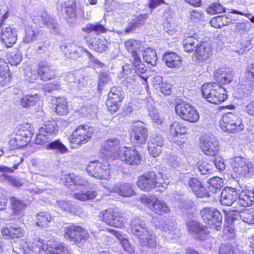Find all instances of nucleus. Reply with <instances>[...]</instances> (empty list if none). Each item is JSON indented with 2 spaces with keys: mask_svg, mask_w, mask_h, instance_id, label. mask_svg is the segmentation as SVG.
I'll list each match as a JSON object with an SVG mask.
<instances>
[{
  "mask_svg": "<svg viewBox=\"0 0 254 254\" xmlns=\"http://www.w3.org/2000/svg\"><path fill=\"white\" fill-rule=\"evenodd\" d=\"M236 253V247L231 244H223L221 245L219 254H235Z\"/></svg>",
  "mask_w": 254,
  "mask_h": 254,
  "instance_id": "nucleus-54",
  "label": "nucleus"
},
{
  "mask_svg": "<svg viewBox=\"0 0 254 254\" xmlns=\"http://www.w3.org/2000/svg\"><path fill=\"white\" fill-rule=\"evenodd\" d=\"M33 22L40 27L47 26L49 29L53 31L54 33H59V27L57 21L50 17L46 12L33 16Z\"/></svg>",
  "mask_w": 254,
  "mask_h": 254,
  "instance_id": "nucleus-17",
  "label": "nucleus"
},
{
  "mask_svg": "<svg viewBox=\"0 0 254 254\" xmlns=\"http://www.w3.org/2000/svg\"><path fill=\"white\" fill-rule=\"evenodd\" d=\"M203 97L211 103L219 104L225 101L227 96L225 89L216 83H208L201 87Z\"/></svg>",
  "mask_w": 254,
  "mask_h": 254,
  "instance_id": "nucleus-4",
  "label": "nucleus"
},
{
  "mask_svg": "<svg viewBox=\"0 0 254 254\" xmlns=\"http://www.w3.org/2000/svg\"><path fill=\"white\" fill-rule=\"evenodd\" d=\"M227 212L226 216L228 220L231 221L232 224H235V221L240 217L244 222L249 224H254V209L247 208L240 209L237 206Z\"/></svg>",
  "mask_w": 254,
  "mask_h": 254,
  "instance_id": "nucleus-9",
  "label": "nucleus"
},
{
  "mask_svg": "<svg viewBox=\"0 0 254 254\" xmlns=\"http://www.w3.org/2000/svg\"><path fill=\"white\" fill-rule=\"evenodd\" d=\"M39 32L34 27L28 26L25 29V36L23 38V42L28 44L37 39Z\"/></svg>",
  "mask_w": 254,
  "mask_h": 254,
  "instance_id": "nucleus-41",
  "label": "nucleus"
},
{
  "mask_svg": "<svg viewBox=\"0 0 254 254\" xmlns=\"http://www.w3.org/2000/svg\"><path fill=\"white\" fill-rule=\"evenodd\" d=\"M38 71L41 79L45 81L54 78L56 75V70L53 66L45 62H41L39 64Z\"/></svg>",
  "mask_w": 254,
  "mask_h": 254,
  "instance_id": "nucleus-26",
  "label": "nucleus"
},
{
  "mask_svg": "<svg viewBox=\"0 0 254 254\" xmlns=\"http://www.w3.org/2000/svg\"><path fill=\"white\" fill-rule=\"evenodd\" d=\"M56 111L61 115L67 113V101L64 97H59L56 99Z\"/></svg>",
  "mask_w": 254,
  "mask_h": 254,
  "instance_id": "nucleus-46",
  "label": "nucleus"
},
{
  "mask_svg": "<svg viewBox=\"0 0 254 254\" xmlns=\"http://www.w3.org/2000/svg\"><path fill=\"white\" fill-rule=\"evenodd\" d=\"M208 13L215 14L222 12H226V9L219 3H214L207 9Z\"/></svg>",
  "mask_w": 254,
  "mask_h": 254,
  "instance_id": "nucleus-55",
  "label": "nucleus"
},
{
  "mask_svg": "<svg viewBox=\"0 0 254 254\" xmlns=\"http://www.w3.org/2000/svg\"><path fill=\"white\" fill-rule=\"evenodd\" d=\"M74 174L63 173L61 175V181L66 186L69 187L73 185Z\"/></svg>",
  "mask_w": 254,
  "mask_h": 254,
  "instance_id": "nucleus-56",
  "label": "nucleus"
},
{
  "mask_svg": "<svg viewBox=\"0 0 254 254\" xmlns=\"http://www.w3.org/2000/svg\"><path fill=\"white\" fill-rule=\"evenodd\" d=\"M109 189L111 191L118 193L125 197L131 196L134 193L133 190L129 184L118 183L110 187Z\"/></svg>",
  "mask_w": 254,
  "mask_h": 254,
  "instance_id": "nucleus-30",
  "label": "nucleus"
},
{
  "mask_svg": "<svg viewBox=\"0 0 254 254\" xmlns=\"http://www.w3.org/2000/svg\"><path fill=\"white\" fill-rule=\"evenodd\" d=\"M133 64L134 66V70L137 73H144L146 71V68L145 65L141 62L139 57V61L136 62L134 59L132 60Z\"/></svg>",
  "mask_w": 254,
  "mask_h": 254,
  "instance_id": "nucleus-62",
  "label": "nucleus"
},
{
  "mask_svg": "<svg viewBox=\"0 0 254 254\" xmlns=\"http://www.w3.org/2000/svg\"><path fill=\"white\" fill-rule=\"evenodd\" d=\"M58 131V127L55 120L45 121L39 129V132L35 139L37 144L46 143L51 140L53 134H56Z\"/></svg>",
  "mask_w": 254,
  "mask_h": 254,
  "instance_id": "nucleus-7",
  "label": "nucleus"
},
{
  "mask_svg": "<svg viewBox=\"0 0 254 254\" xmlns=\"http://www.w3.org/2000/svg\"><path fill=\"white\" fill-rule=\"evenodd\" d=\"M76 46V44L74 42H64L60 46V49L66 57L69 54V52Z\"/></svg>",
  "mask_w": 254,
  "mask_h": 254,
  "instance_id": "nucleus-58",
  "label": "nucleus"
},
{
  "mask_svg": "<svg viewBox=\"0 0 254 254\" xmlns=\"http://www.w3.org/2000/svg\"><path fill=\"white\" fill-rule=\"evenodd\" d=\"M108 231L114 235L120 241L125 251L128 253L133 252V247L129 244L128 239L126 238L119 231L112 229H108Z\"/></svg>",
  "mask_w": 254,
  "mask_h": 254,
  "instance_id": "nucleus-38",
  "label": "nucleus"
},
{
  "mask_svg": "<svg viewBox=\"0 0 254 254\" xmlns=\"http://www.w3.org/2000/svg\"><path fill=\"white\" fill-rule=\"evenodd\" d=\"M136 185L141 190L149 191L155 188H166L168 185L162 178V174H156L153 171H147L138 177Z\"/></svg>",
  "mask_w": 254,
  "mask_h": 254,
  "instance_id": "nucleus-3",
  "label": "nucleus"
},
{
  "mask_svg": "<svg viewBox=\"0 0 254 254\" xmlns=\"http://www.w3.org/2000/svg\"><path fill=\"white\" fill-rule=\"evenodd\" d=\"M246 77L249 81L254 82V64L248 66Z\"/></svg>",
  "mask_w": 254,
  "mask_h": 254,
  "instance_id": "nucleus-64",
  "label": "nucleus"
},
{
  "mask_svg": "<svg viewBox=\"0 0 254 254\" xmlns=\"http://www.w3.org/2000/svg\"><path fill=\"white\" fill-rule=\"evenodd\" d=\"M5 64L4 60L0 58V84L1 85H4L10 80L8 72L3 67Z\"/></svg>",
  "mask_w": 254,
  "mask_h": 254,
  "instance_id": "nucleus-50",
  "label": "nucleus"
},
{
  "mask_svg": "<svg viewBox=\"0 0 254 254\" xmlns=\"http://www.w3.org/2000/svg\"><path fill=\"white\" fill-rule=\"evenodd\" d=\"M28 142L29 140H25L15 133L9 141V145L12 149H15L25 146Z\"/></svg>",
  "mask_w": 254,
  "mask_h": 254,
  "instance_id": "nucleus-43",
  "label": "nucleus"
},
{
  "mask_svg": "<svg viewBox=\"0 0 254 254\" xmlns=\"http://www.w3.org/2000/svg\"><path fill=\"white\" fill-rule=\"evenodd\" d=\"M12 212L15 214H19L25 208L26 205L21 200L17 199L14 196L10 198Z\"/></svg>",
  "mask_w": 254,
  "mask_h": 254,
  "instance_id": "nucleus-45",
  "label": "nucleus"
},
{
  "mask_svg": "<svg viewBox=\"0 0 254 254\" xmlns=\"http://www.w3.org/2000/svg\"><path fill=\"white\" fill-rule=\"evenodd\" d=\"M148 16V13L141 14L132 19V20L137 27H139L146 22Z\"/></svg>",
  "mask_w": 254,
  "mask_h": 254,
  "instance_id": "nucleus-61",
  "label": "nucleus"
},
{
  "mask_svg": "<svg viewBox=\"0 0 254 254\" xmlns=\"http://www.w3.org/2000/svg\"><path fill=\"white\" fill-rule=\"evenodd\" d=\"M212 56V49L208 44L204 43L197 46L194 53V58L199 61L205 62Z\"/></svg>",
  "mask_w": 254,
  "mask_h": 254,
  "instance_id": "nucleus-29",
  "label": "nucleus"
},
{
  "mask_svg": "<svg viewBox=\"0 0 254 254\" xmlns=\"http://www.w3.org/2000/svg\"><path fill=\"white\" fill-rule=\"evenodd\" d=\"M0 40L2 43L7 48L12 47L17 40L16 30L9 26L2 27L0 33Z\"/></svg>",
  "mask_w": 254,
  "mask_h": 254,
  "instance_id": "nucleus-22",
  "label": "nucleus"
},
{
  "mask_svg": "<svg viewBox=\"0 0 254 254\" xmlns=\"http://www.w3.org/2000/svg\"><path fill=\"white\" fill-rule=\"evenodd\" d=\"M163 61L170 68L179 67L182 63L181 57L175 53L166 52L164 54Z\"/></svg>",
  "mask_w": 254,
  "mask_h": 254,
  "instance_id": "nucleus-32",
  "label": "nucleus"
},
{
  "mask_svg": "<svg viewBox=\"0 0 254 254\" xmlns=\"http://www.w3.org/2000/svg\"><path fill=\"white\" fill-rule=\"evenodd\" d=\"M52 220L51 215L47 212H40L36 216V225L41 228H46L49 226Z\"/></svg>",
  "mask_w": 254,
  "mask_h": 254,
  "instance_id": "nucleus-39",
  "label": "nucleus"
},
{
  "mask_svg": "<svg viewBox=\"0 0 254 254\" xmlns=\"http://www.w3.org/2000/svg\"><path fill=\"white\" fill-rule=\"evenodd\" d=\"M82 30L87 34L93 33L95 35H99L106 32L107 29L99 22L88 23L82 28Z\"/></svg>",
  "mask_w": 254,
  "mask_h": 254,
  "instance_id": "nucleus-37",
  "label": "nucleus"
},
{
  "mask_svg": "<svg viewBox=\"0 0 254 254\" xmlns=\"http://www.w3.org/2000/svg\"><path fill=\"white\" fill-rule=\"evenodd\" d=\"M232 70L230 68H224L221 77L218 82L223 84L230 83L233 79Z\"/></svg>",
  "mask_w": 254,
  "mask_h": 254,
  "instance_id": "nucleus-52",
  "label": "nucleus"
},
{
  "mask_svg": "<svg viewBox=\"0 0 254 254\" xmlns=\"http://www.w3.org/2000/svg\"><path fill=\"white\" fill-rule=\"evenodd\" d=\"M109 43L104 38H94L89 43V47L97 52L102 53L108 49Z\"/></svg>",
  "mask_w": 254,
  "mask_h": 254,
  "instance_id": "nucleus-33",
  "label": "nucleus"
},
{
  "mask_svg": "<svg viewBox=\"0 0 254 254\" xmlns=\"http://www.w3.org/2000/svg\"><path fill=\"white\" fill-rule=\"evenodd\" d=\"M234 171L240 177L250 175L253 172V164L241 157H236L232 163Z\"/></svg>",
  "mask_w": 254,
  "mask_h": 254,
  "instance_id": "nucleus-15",
  "label": "nucleus"
},
{
  "mask_svg": "<svg viewBox=\"0 0 254 254\" xmlns=\"http://www.w3.org/2000/svg\"><path fill=\"white\" fill-rule=\"evenodd\" d=\"M177 114L182 119L190 123L196 122L199 118L195 108L189 103L182 102L175 107Z\"/></svg>",
  "mask_w": 254,
  "mask_h": 254,
  "instance_id": "nucleus-12",
  "label": "nucleus"
},
{
  "mask_svg": "<svg viewBox=\"0 0 254 254\" xmlns=\"http://www.w3.org/2000/svg\"><path fill=\"white\" fill-rule=\"evenodd\" d=\"M162 230L170 238H176L180 236V231L174 222H165L162 226Z\"/></svg>",
  "mask_w": 254,
  "mask_h": 254,
  "instance_id": "nucleus-35",
  "label": "nucleus"
},
{
  "mask_svg": "<svg viewBox=\"0 0 254 254\" xmlns=\"http://www.w3.org/2000/svg\"><path fill=\"white\" fill-rule=\"evenodd\" d=\"M201 184V183L194 178H190L188 182V185L193 193L200 187Z\"/></svg>",
  "mask_w": 254,
  "mask_h": 254,
  "instance_id": "nucleus-63",
  "label": "nucleus"
},
{
  "mask_svg": "<svg viewBox=\"0 0 254 254\" xmlns=\"http://www.w3.org/2000/svg\"><path fill=\"white\" fill-rule=\"evenodd\" d=\"M200 215L210 228L219 230L221 228L222 216L220 212L212 207H204L200 211Z\"/></svg>",
  "mask_w": 254,
  "mask_h": 254,
  "instance_id": "nucleus-8",
  "label": "nucleus"
},
{
  "mask_svg": "<svg viewBox=\"0 0 254 254\" xmlns=\"http://www.w3.org/2000/svg\"><path fill=\"white\" fill-rule=\"evenodd\" d=\"M64 236L71 242L79 244L86 240L89 235L83 228L72 224L64 227Z\"/></svg>",
  "mask_w": 254,
  "mask_h": 254,
  "instance_id": "nucleus-10",
  "label": "nucleus"
},
{
  "mask_svg": "<svg viewBox=\"0 0 254 254\" xmlns=\"http://www.w3.org/2000/svg\"><path fill=\"white\" fill-rule=\"evenodd\" d=\"M197 169L201 174L205 175L211 172L212 166L206 161L199 162L197 164Z\"/></svg>",
  "mask_w": 254,
  "mask_h": 254,
  "instance_id": "nucleus-53",
  "label": "nucleus"
},
{
  "mask_svg": "<svg viewBox=\"0 0 254 254\" xmlns=\"http://www.w3.org/2000/svg\"><path fill=\"white\" fill-rule=\"evenodd\" d=\"M86 170L90 176L99 179H107L110 176V169L107 163H102L98 161L90 162Z\"/></svg>",
  "mask_w": 254,
  "mask_h": 254,
  "instance_id": "nucleus-11",
  "label": "nucleus"
},
{
  "mask_svg": "<svg viewBox=\"0 0 254 254\" xmlns=\"http://www.w3.org/2000/svg\"><path fill=\"white\" fill-rule=\"evenodd\" d=\"M73 185L79 187H88L89 183L88 180L80 175H74Z\"/></svg>",
  "mask_w": 254,
  "mask_h": 254,
  "instance_id": "nucleus-59",
  "label": "nucleus"
},
{
  "mask_svg": "<svg viewBox=\"0 0 254 254\" xmlns=\"http://www.w3.org/2000/svg\"><path fill=\"white\" fill-rule=\"evenodd\" d=\"M162 230L170 238H176L180 236V231L174 222H165L162 226Z\"/></svg>",
  "mask_w": 254,
  "mask_h": 254,
  "instance_id": "nucleus-36",
  "label": "nucleus"
},
{
  "mask_svg": "<svg viewBox=\"0 0 254 254\" xmlns=\"http://www.w3.org/2000/svg\"><path fill=\"white\" fill-rule=\"evenodd\" d=\"M233 19L229 15L224 14L213 17L210 20L211 25L215 28H220L233 23Z\"/></svg>",
  "mask_w": 254,
  "mask_h": 254,
  "instance_id": "nucleus-34",
  "label": "nucleus"
},
{
  "mask_svg": "<svg viewBox=\"0 0 254 254\" xmlns=\"http://www.w3.org/2000/svg\"><path fill=\"white\" fill-rule=\"evenodd\" d=\"M254 202V191L250 190H242L239 194L235 203L242 209L241 207H246L252 205Z\"/></svg>",
  "mask_w": 254,
  "mask_h": 254,
  "instance_id": "nucleus-25",
  "label": "nucleus"
},
{
  "mask_svg": "<svg viewBox=\"0 0 254 254\" xmlns=\"http://www.w3.org/2000/svg\"><path fill=\"white\" fill-rule=\"evenodd\" d=\"M99 218L108 225L116 228H122L127 220L124 213L113 208L101 211Z\"/></svg>",
  "mask_w": 254,
  "mask_h": 254,
  "instance_id": "nucleus-6",
  "label": "nucleus"
},
{
  "mask_svg": "<svg viewBox=\"0 0 254 254\" xmlns=\"http://www.w3.org/2000/svg\"><path fill=\"white\" fill-rule=\"evenodd\" d=\"M30 244L33 248V253L38 254L44 251L50 254H73L64 244L49 241L47 244L40 238L35 239Z\"/></svg>",
  "mask_w": 254,
  "mask_h": 254,
  "instance_id": "nucleus-2",
  "label": "nucleus"
},
{
  "mask_svg": "<svg viewBox=\"0 0 254 254\" xmlns=\"http://www.w3.org/2000/svg\"><path fill=\"white\" fill-rule=\"evenodd\" d=\"M170 130V135L176 137L185 134L187 132V128L182 124L175 121L171 125Z\"/></svg>",
  "mask_w": 254,
  "mask_h": 254,
  "instance_id": "nucleus-42",
  "label": "nucleus"
},
{
  "mask_svg": "<svg viewBox=\"0 0 254 254\" xmlns=\"http://www.w3.org/2000/svg\"><path fill=\"white\" fill-rule=\"evenodd\" d=\"M83 53H86L87 56L89 58V61L92 63L94 65H97L99 67H102L104 66V64L100 62L96 59L89 52L84 49L83 47L76 46L74 52L70 54L66 57V58L71 60H76Z\"/></svg>",
  "mask_w": 254,
  "mask_h": 254,
  "instance_id": "nucleus-27",
  "label": "nucleus"
},
{
  "mask_svg": "<svg viewBox=\"0 0 254 254\" xmlns=\"http://www.w3.org/2000/svg\"><path fill=\"white\" fill-rule=\"evenodd\" d=\"M131 139L137 143H144L146 142L147 136V130L142 126L135 124L131 126Z\"/></svg>",
  "mask_w": 254,
  "mask_h": 254,
  "instance_id": "nucleus-23",
  "label": "nucleus"
},
{
  "mask_svg": "<svg viewBox=\"0 0 254 254\" xmlns=\"http://www.w3.org/2000/svg\"><path fill=\"white\" fill-rule=\"evenodd\" d=\"M61 11L67 20L74 19L76 16V3L75 0H69L62 5Z\"/></svg>",
  "mask_w": 254,
  "mask_h": 254,
  "instance_id": "nucleus-28",
  "label": "nucleus"
},
{
  "mask_svg": "<svg viewBox=\"0 0 254 254\" xmlns=\"http://www.w3.org/2000/svg\"><path fill=\"white\" fill-rule=\"evenodd\" d=\"M45 148L47 150H53L60 154H64L68 151V149L59 140H56L47 144Z\"/></svg>",
  "mask_w": 254,
  "mask_h": 254,
  "instance_id": "nucleus-40",
  "label": "nucleus"
},
{
  "mask_svg": "<svg viewBox=\"0 0 254 254\" xmlns=\"http://www.w3.org/2000/svg\"><path fill=\"white\" fill-rule=\"evenodd\" d=\"M111 81V77L109 73L107 72H103L99 75L98 86L101 87L108 83Z\"/></svg>",
  "mask_w": 254,
  "mask_h": 254,
  "instance_id": "nucleus-60",
  "label": "nucleus"
},
{
  "mask_svg": "<svg viewBox=\"0 0 254 254\" xmlns=\"http://www.w3.org/2000/svg\"><path fill=\"white\" fill-rule=\"evenodd\" d=\"M120 140L118 138H111L105 141L101 145V151L107 157L114 159L120 154Z\"/></svg>",
  "mask_w": 254,
  "mask_h": 254,
  "instance_id": "nucleus-16",
  "label": "nucleus"
},
{
  "mask_svg": "<svg viewBox=\"0 0 254 254\" xmlns=\"http://www.w3.org/2000/svg\"><path fill=\"white\" fill-rule=\"evenodd\" d=\"M19 136L24 138L25 140L30 141V138L32 134L31 128L29 125L26 126H19L15 132Z\"/></svg>",
  "mask_w": 254,
  "mask_h": 254,
  "instance_id": "nucleus-49",
  "label": "nucleus"
},
{
  "mask_svg": "<svg viewBox=\"0 0 254 254\" xmlns=\"http://www.w3.org/2000/svg\"><path fill=\"white\" fill-rule=\"evenodd\" d=\"M144 60L151 65L156 64L157 58L156 52L150 48H147L144 50L142 54Z\"/></svg>",
  "mask_w": 254,
  "mask_h": 254,
  "instance_id": "nucleus-44",
  "label": "nucleus"
},
{
  "mask_svg": "<svg viewBox=\"0 0 254 254\" xmlns=\"http://www.w3.org/2000/svg\"><path fill=\"white\" fill-rule=\"evenodd\" d=\"M197 40L192 36H187L183 41V46L185 51L188 53L191 52L197 48Z\"/></svg>",
  "mask_w": 254,
  "mask_h": 254,
  "instance_id": "nucleus-47",
  "label": "nucleus"
},
{
  "mask_svg": "<svg viewBox=\"0 0 254 254\" xmlns=\"http://www.w3.org/2000/svg\"><path fill=\"white\" fill-rule=\"evenodd\" d=\"M204 16V13L197 9L192 10L189 12V18L193 21L200 20Z\"/></svg>",
  "mask_w": 254,
  "mask_h": 254,
  "instance_id": "nucleus-57",
  "label": "nucleus"
},
{
  "mask_svg": "<svg viewBox=\"0 0 254 254\" xmlns=\"http://www.w3.org/2000/svg\"><path fill=\"white\" fill-rule=\"evenodd\" d=\"M142 201L147 205L148 208L154 213L159 215H163L170 212L169 207L165 201L156 199L153 200L150 198L142 199Z\"/></svg>",
  "mask_w": 254,
  "mask_h": 254,
  "instance_id": "nucleus-19",
  "label": "nucleus"
},
{
  "mask_svg": "<svg viewBox=\"0 0 254 254\" xmlns=\"http://www.w3.org/2000/svg\"><path fill=\"white\" fill-rule=\"evenodd\" d=\"M219 126L223 131L231 133L239 132L244 128L241 118L231 112L227 113L222 116Z\"/></svg>",
  "mask_w": 254,
  "mask_h": 254,
  "instance_id": "nucleus-5",
  "label": "nucleus"
},
{
  "mask_svg": "<svg viewBox=\"0 0 254 254\" xmlns=\"http://www.w3.org/2000/svg\"><path fill=\"white\" fill-rule=\"evenodd\" d=\"M39 100V96L34 95H27L24 96L21 100V104L23 107H28L34 105Z\"/></svg>",
  "mask_w": 254,
  "mask_h": 254,
  "instance_id": "nucleus-48",
  "label": "nucleus"
},
{
  "mask_svg": "<svg viewBox=\"0 0 254 254\" xmlns=\"http://www.w3.org/2000/svg\"><path fill=\"white\" fill-rule=\"evenodd\" d=\"M119 158L121 161L131 165H138L141 161V156L138 151L126 147L120 151Z\"/></svg>",
  "mask_w": 254,
  "mask_h": 254,
  "instance_id": "nucleus-20",
  "label": "nucleus"
},
{
  "mask_svg": "<svg viewBox=\"0 0 254 254\" xmlns=\"http://www.w3.org/2000/svg\"><path fill=\"white\" fill-rule=\"evenodd\" d=\"M97 195V192L94 190H89L85 193H77L74 194V197L81 201H86L89 199H92L95 198Z\"/></svg>",
  "mask_w": 254,
  "mask_h": 254,
  "instance_id": "nucleus-51",
  "label": "nucleus"
},
{
  "mask_svg": "<svg viewBox=\"0 0 254 254\" xmlns=\"http://www.w3.org/2000/svg\"><path fill=\"white\" fill-rule=\"evenodd\" d=\"M123 98L124 92L121 87L114 86L111 88L106 101L107 106L111 113L113 114L118 110L119 104Z\"/></svg>",
  "mask_w": 254,
  "mask_h": 254,
  "instance_id": "nucleus-14",
  "label": "nucleus"
},
{
  "mask_svg": "<svg viewBox=\"0 0 254 254\" xmlns=\"http://www.w3.org/2000/svg\"><path fill=\"white\" fill-rule=\"evenodd\" d=\"M238 197L237 190L234 188H228L224 189L221 193L220 202L222 205L226 206L233 205L232 209L237 205L235 203Z\"/></svg>",
  "mask_w": 254,
  "mask_h": 254,
  "instance_id": "nucleus-21",
  "label": "nucleus"
},
{
  "mask_svg": "<svg viewBox=\"0 0 254 254\" xmlns=\"http://www.w3.org/2000/svg\"><path fill=\"white\" fill-rule=\"evenodd\" d=\"M93 134L92 128L87 126H80L72 132L69 140L73 144L81 145L87 142Z\"/></svg>",
  "mask_w": 254,
  "mask_h": 254,
  "instance_id": "nucleus-13",
  "label": "nucleus"
},
{
  "mask_svg": "<svg viewBox=\"0 0 254 254\" xmlns=\"http://www.w3.org/2000/svg\"><path fill=\"white\" fill-rule=\"evenodd\" d=\"M132 235L139 240V244L145 254H161V247L156 235L149 230L145 221L138 218H134L131 221Z\"/></svg>",
  "mask_w": 254,
  "mask_h": 254,
  "instance_id": "nucleus-1",
  "label": "nucleus"
},
{
  "mask_svg": "<svg viewBox=\"0 0 254 254\" xmlns=\"http://www.w3.org/2000/svg\"><path fill=\"white\" fill-rule=\"evenodd\" d=\"M188 227L190 232L196 234L195 237L199 240L204 239L207 235L206 227L195 221H190L188 223Z\"/></svg>",
  "mask_w": 254,
  "mask_h": 254,
  "instance_id": "nucleus-31",
  "label": "nucleus"
},
{
  "mask_svg": "<svg viewBox=\"0 0 254 254\" xmlns=\"http://www.w3.org/2000/svg\"><path fill=\"white\" fill-rule=\"evenodd\" d=\"M200 149L206 155L213 156L219 151L218 142L213 136H206L201 138Z\"/></svg>",
  "mask_w": 254,
  "mask_h": 254,
  "instance_id": "nucleus-18",
  "label": "nucleus"
},
{
  "mask_svg": "<svg viewBox=\"0 0 254 254\" xmlns=\"http://www.w3.org/2000/svg\"><path fill=\"white\" fill-rule=\"evenodd\" d=\"M125 47L127 51L131 54L132 60L136 62L139 61V55L143 50V44L141 42L134 39H128L125 42Z\"/></svg>",
  "mask_w": 254,
  "mask_h": 254,
  "instance_id": "nucleus-24",
  "label": "nucleus"
}]
</instances>
